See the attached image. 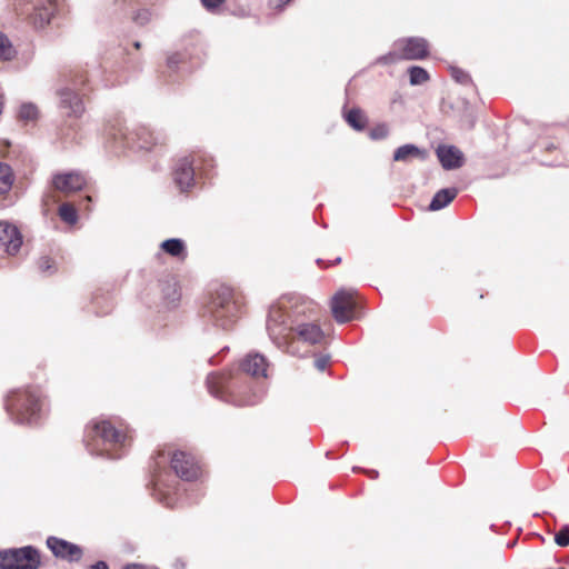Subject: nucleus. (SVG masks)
<instances>
[{
    "instance_id": "10",
    "label": "nucleus",
    "mask_w": 569,
    "mask_h": 569,
    "mask_svg": "<svg viewBox=\"0 0 569 569\" xmlns=\"http://www.w3.org/2000/svg\"><path fill=\"white\" fill-rule=\"evenodd\" d=\"M166 460L167 457L163 451H160L157 458H154V467L152 473L153 496L166 507L174 508L178 506L180 500V489H174L171 491V488L166 485L163 476L159 471L161 465L164 463Z\"/></svg>"
},
{
    "instance_id": "8",
    "label": "nucleus",
    "mask_w": 569,
    "mask_h": 569,
    "mask_svg": "<svg viewBox=\"0 0 569 569\" xmlns=\"http://www.w3.org/2000/svg\"><path fill=\"white\" fill-rule=\"evenodd\" d=\"M41 557L32 546L0 550V569H39Z\"/></svg>"
},
{
    "instance_id": "3",
    "label": "nucleus",
    "mask_w": 569,
    "mask_h": 569,
    "mask_svg": "<svg viewBox=\"0 0 569 569\" xmlns=\"http://www.w3.org/2000/svg\"><path fill=\"white\" fill-rule=\"evenodd\" d=\"M131 438L108 420L92 421L86 427L83 441L91 455L109 459L121 458Z\"/></svg>"
},
{
    "instance_id": "5",
    "label": "nucleus",
    "mask_w": 569,
    "mask_h": 569,
    "mask_svg": "<svg viewBox=\"0 0 569 569\" xmlns=\"http://www.w3.org/2000/svg\"><path fill=\"white\" fill-rule=\"evenodd\" d=\"M4 407L16 423L36 425L44 413V398L39 388L18 389L7 396Z\"/></svg>"
},
{
    "instance_id": "16",
    "label": "nucleus",
    "mask_w": 569,
    "mask_h": 569,
    "mask_svg": "<svg viewBox=\"0 0 569 569\" xmlns=\"http://www.w3.org/2000/svg\"><path fill=\"white\" fill-rule=\"evenodd\" d=\"M194 159L189 157L180 158L173 169V180L181 191H188L196 182Z\"/></svg>"
},
{
    "instance_id": "42",
    "label": "nucleus",
    "mask_w": 569,
    "mask_h": 569,
    "mask_svg": "<svg viewBox=\"0 0 569 569\" xmlns=\"http://www.w3.org/2000/svg\"><path fill=\"white\" fill-rule=\"evenodd\" d=\"M134 47H136L137 49H139V48H140V42H138V41H137V42H134Z\"/></svg>"
},
{
    "instance_id": "25",
    "label": "nucleus",
    "mask_w": 569,
    "mask_h": 569,
    "mask_svg": "<svg viewBox=\"0 0 569 569\" xmlns=\"http://www.w3.org/2000/svg\"><path fill=\"white\" fill-rule=\"evenodd\" d=\"M60 219L68 224H76L78 221V212L76 207L70 202L61 203L58 210Z\"/></svg>"
},
{
    "instance_id": "40",
    "label": "nucleus",
    "mask_w": 569,
    "mask_h": 569,
    "mask_svg": "<svg viewBox=\"0 0 569 569\" xmlns=\"http://www.w3.org/2000/svg\"><path fill=\"white\" fill-rule=\"evenodd\" d=\"M367 473L372 479H376L379 475L377 470H368Z\"/></svg>"
},
{
    "instance_id": "9",
    "label": "nucleus",
    "mask_w": 569,
    "mask_h": 569,
    "mask_svg": "<svg viewBox=\"0 0 569 569\" xmlns=\"http://www.w3.org/2000/svg\"><path fill=\"white\" fill-rule=\"evenodd\" d=\"M396 50L378 59L379 63H395L400 59L421 60L428 56V42L423 38L412 37L399 40L395 44Z\"/></svg>"
},
{
    "instance_id": "34",
    "label": "nucleus",
    "mask_w": 569,
    "mask_h": 569,
    "mask_svg": "<svg viewBox=\"0 0 569 569\" xmlns=\"http://www.w3.org/2000/svg\"><path fill=\"white\" fill-rule=\"evenodd\" d=\"M152 13L149 9H141L133 16V21L138 26H146L151 20Z\"/></svg>"
},
{
    "instance_id": "41",
    "label": "nucleus",
    "mask_w": 569,
    "mask_h": 569,
    "mask_svg": "<svg viewBox=\"0 0 569 569\" xmlns=\"http://www.w3.org/2000/svg\"><path fill=\"white\" fill-rule=\"evenodd\" d=\"M174 566L177 567V569H182L184 567V563L181 562L180 560H177Z\"/></svg>"
},
{
    "instance_id": "7",
    "label": "nucleus",
    "mask_w": 569,
    "mask_h": 569,
    "mask_svg": "<svg viewBox=\"0 0 569 569\" xmlns=\"http://www.w3.org/2000/svg\"><path fill=\"white\" fill-rule=\"evenodd\" d=\"M90 82L88 72L82 69L63 74V84L57 90L59 108L69 117L79 118L84 112L81 91Z\"/></svg>"
},
{
    "instance_id": "39",
    "label": "nucleus",
    "mask_w": 569,
    "mask_h": 569,
    "mask_svg": "<svg viewBox=\"0 0 569 569\" xmlns=\"http://www.w3.org/2000/svg\"><path fill=\"white\" fill-rule=\"evenodd\" d=\"M123 569H148L144 565L141 563H128Z\"/></svg>"
},
{
    "instance_id": "36",
    "label": "nucleus",
    "mask_w": 569,
    "mask_h": 569,
    "mask_svg": "<svg viewBox=\"0 0 569 569\" xmlns=\"http://www.w3.org/2000/svg\"><path fill=\"white\" fill-rule=\"evenodd\" d=\"M223 2L224 0H201L202 6L211 12L218 9Z\"/></svg>"
},
{
    "instance_id": "31",
    "label": "nucleus",
    "mask_w": 569,
    "mask_h": 569,
    "mask_svg": "<svg viewBox=\"0 0 569 569\" xmlns=\"http://www.w3.org/2000/svg\"><path fill=\"white\" fill-rule=\"evenodd\" d=\"M184 59H186L184 53H180V52L169 56L167 59L168 68L174 70V69L179 68V64H182V68L186 69L184 68V63H186Z\"/></svg>"
},
{
    "instance_id": "37",
    "label": "nucleus",
    "mask_w": 569,
    "mask_h": 569,
    "mask_svg": "<svg viewBox=\"0 0 569 569\" xmlns=\"http://www.w3.org/2000/svg\"><path fill=\"white\" fill-rule=\"evenodd\" d=\"M202 162V167H199L198 169L201 170L203 174L209 176V170L213 168V160L209 157H203Z\"/></svg>"
},
{
    "instance_id": "4",
    "label": "nucleus",
    "mask_w": 569,
    "mask_h": 569,
    "mask_svg": "<svg viewBox=\"0 0 569 569\" xmlns=\"http://www.w3.org/2000/svg\"><path fill=\"white\" fill-rule=\"evenodd\" d=\"M106 142L116 150H151L157 144H163L166 134L153 131L149 127L139 126L132 131L117 118L107 122L104 127Z\"/></svg>"
},
{
    "instance_id": "35",
    "label": "nucleus",
    "mask_w": 569,
    "mask_h": 569,
    "mask_svg": "<svg viewBox=\"0 0 569 569\" xmlns=\"http://www.w3.org/2000/svg\"><path fill=\"white\" fill-rule=\"evenodd\" d=\"M330 361V357L328 355H317L313 361L315 368L319 371H323Z\"/></svg>"
},
{
    "instance_id": "2",
    "label": "nucleus",
    "mask_w": 569,
    "mask_h": 569,
    "mask_svg": "<svg viewBox=\"0 0 569 569\" xmlns=\"http://www.w3.org/2000/svg\"><path fill=\"white\" fill-rule=\"evenodd\" d=\"M269 362L258 352L248 353L240 363V373L212 372L207 377L209 392L224 402L234 406H253L258 403L264 392V383L251 385V380L268 378Z\"/></svg>"
},
{
    "instance_id": "32",
    "label": "nucleus",
    "mask_w": 569,
    "mask_h": 569,
    "mask_svg": "<svg viewBox=\"0 0 569 569\" xmlns=\"http://www.w3.org/2000/svg\"><path fill=\"white\" fill-rule=\"evenodd\" d=\"M451 77L461 84H469L471 83L470 76L465 72L462 69L451 67Z\"/></svg>"
},
{
    "instance_id": "20",
    "label": "nucleus",
    "mask_w": 569,
    "mask_h": 569,
    "mask_svg": "<svg viewBox=\"0 0 569 569\" xmlns=\"http://www.w3.org/2000/svg\"><path fill=\"white\" fill-rule=\"evenodd\" d=\"M458 194L457 188H446L436 192L429 203V210L438 211L447 207Z\"/></svg>"
},
{
    "instance_id": "12",
    "label": "nucleus",
    "mask_w": 569,
    "mask_h": 569,
    "mask_svg": "<svg viewBox=\"0 0 569 569\" xmlns=\"http://www.w3.org/2000/svg\"><path fill=\"white\" fill-rule=\"evenodd\" d=\"M170 465L177 477L184 481H193L200 476V468L194 458L184 451L173 452Z\"/></svg>"
},
{
    "instance_id": "17",
    "label": "nucleus",
    "mask_w": 569,
    "mask_h": 569,
    "mask_svg": "<svg viewBox=\"0 0 569 569\" xmlns=\"http://www.w3.org/2000/svg\"><path fill=\"white\" fill-rule=\"evenodd\" d=\"M437 157L446 170H453L462 167L463 153L455 146L441 144L436 150Z\"/></svg>"
},
{
    "instance_id": "30",
    "label": "nucleus",
    "mask_w": 569,
    "mask_h": 569,
    "mask_svg": "<svg viewBox=\"0 0 569 569\" xmlns=\"http://www.w3.org/2000/svg\"><path fill=\"white\" fill-rule=\"evenodd\" d=\"M555 542L560 547L569 546V526L565 525L555 535Z\"/></svg>"
},
{
    "instance_id": "18",
    "label": "nucleus",
    "mask_w": 569,
    "mask_h": 569,
    "mask_svg": "<svg viewBox=\"0 0 569 569\" xmlns=\"http://www.w3.org/2000/svg\"><path fill=\"white\" fill-rule=\"evenodd\" d=\"M30 2L32 4L34 23L40 27L50 23L58 8L56 0H30Z\"/></svg>"
},
{
    "instance_id": "26",
    "label": "nucleus",
    "mask_w": 569,
    "mask_h": 569,
    "mask_svg": "<svg viewBox=\"0 0 569 569\" xmlns=\"http://www.w3.org/2000/svg\"><path fill=\"white\" fill-rule=\"evenodd\" d=\"M17 56V50L10 39L0 31V61H10Z\"/></svg>"
},
{
    "instance_id": "14",
    "label": "nucleus",
    "mask_w": 569,
    "mask_h": 569,
    "mask_svg": "<svg viewBox=\"0 0 569 569\" xmlns=\"http://www.w3.org/2000/svg\"><path fill=\"white\" fill-rule=\"evenodd\" d=\"M22 244V236L19 229L8 222H0V256H13Z\"/></svg>"
},
{
    "instance_id": "19",
    "label": "nucleus",
    "mask_w": 569,
    "mask_h": 569,
    "mask_svg": "<svg viewBox=\"0 0 569 569\" xmlns=\"http://www.w3.org/2000/svg\"><path fill=\"white\" fill-rule=\"evenodd\" d=\"M427 157L428 152L426 149H421L412 143L403 144L393 152V161L397 162H409L413 158L425 161Z\"/></svg>"
},
{
    "instance_id": "15",
    "label": "nucleus",
    "mask_w": 569,
    "mask_h": 569,
    "mask_svg": "<svg viewBox=\"0 0 569 569\" xmlns=\"http://www.w3.org/2000/svg\"><path fill=\"white\" fill-rule=\"evenodd\" d=\"M47 547L51 550L54 557L69 562L79 561L83 555L81 547L78 545L54 536L47 538Z\"/></svg>"
},
{
    "instance_id": "22",
    "label": "nucleus",
    "mask_w": 569,
    "mask_h": 569,
    "mask_svg": "<svg viewBox=\"0 0 569 569\" xmlns=\"http://www.w3.org/2000/svg\"><path fill=\"white\" fill-rule=\"evenodd\" d=\"M160 247L166 253L174 258H184L187 254L184 241L179 238L167 239Z\"/></svg>"
},
{
    "instance_id": "29",
    "label": "nucleus",
    "mask_w": 569,
    "mask_h": 569,
    "mask_svg": "<svg viewBox=\"0 0 569 569\" xmlns=\"http://www.w3.org/2000/svg\"><path fill=\"white\" fill-rule=\"evenodd\" d=\"M38 117V108L33 103H23L19 110V118L23 121L36 120Z\"/></svg>"
},
{
    "instance_id": "13",
    "label": "nucleus",
    "mask_w": 569,
    "mask_h": 569,
    "mask_svg": "<svg viewBox=\"0 0 569 569\" xmlns=\"http://www.w3.org/2000/svg\"><path fill=\"white\" fill-rule=\"evenodd\" d=\"M51 183L56 191L70 194L82 190L87 179L79 171L59 172L52 176Z\"/></svg>"
},
{
    "instance_id": "6",
    "label": "nucleus",
    "mask_w": 569,
    "mask_h": 569,
    "mask_svg": "<svg viewBox=\"0 0 569 569\" xmlns=\"http://www.w3.org/2000/svg\"><path fill=\"white\" fill-rule=\"evenodd\" d=\"M240 311L241 306L236 299L233 290L222 286L211 296L204 308L203 316L213 326L228 330L236 323Z\"/></svg>"
},
{
    "instance_id": "27",
    "label": "nucleus",
    "mask_w": 569,
    "mask_h": 569,
    "mask_svg": "<svg viewBox=\"0 0 569 569\" xmlns=\"http://www.w3.org/2000/svg\"><path fill=\"white\" fill-rule=\"evenodd\" d=\"M410 77V84L419 86L428 81L429 74L428 72L418 66H412L408 70Z\"/></svg>"
},
{
    "instance_id": "38",
    "label": "nucleus",
    "mask_w": 569,
    "mask_h": 569,
    "mask_svg": "<svg viewBox=\"0 0 569 569\" xmlns=\"http://www.w3.org/2000/svg\"><path fill=\"white\" fill-rule=\"evenodd\" d=\"M88 569H109V566L106 561H97L91 565Z\"/></svg>"
},
{
    "instance_id": "23",
    "label": "nucleus",
    "mask_w": 569,
    "mask_h": 569,
    "mask_svg": "<svg viewBox=\"0 0 569 569\" xmlns=\"http://www.w3.org/2000/svg\"><path fill=\"white\" fill-rule=\"evenodd\" d=\"M345 119L347 123L357 131H362L367 124V118L359 108L350 109L346 114Z\"/></svg>"
},
{
    "instance_id": "11",
    "label": "nucleus",
    "mask_w": 569,
    "mask_h": 569,
    "mask_svg": "<svg viewBox=\"0 0 569 569\" xmlns=\"http://www.w3.org/2000/svg\"><path fill=\"white\" fill-rule=\"evenodd\" d=\"M356 291L352 289H340L331 299L332 316L339 323H346L353 320L357 316Z\"/></svg>"
},
{
    "instance_id": "1",
    "label": "nucleus",
    "mask_w": 569,
    "mask_h": 569,
    "mask_svg": "<svg viewBox=\"0 0 569 569\" xmlns=\"http://www.w3.org/2000/svg\"><path fill=\"white\" fill-rule=\"evenodd\" d=\"M319 307L298 293L283 295L269 308L266 328L272 343L291 356H303L302 347L321 345L325 332L318 323Z\"/></svg>"
},
{
    "instance_id": "33",
    "label": "nucleus",
    "mask_w": 569,
    "mask_h": 569,
    "mask_svg": "<svg viewBox=\"0 0 569 569\" xmlns=\"http://www.w3.org/2000/svg\"><path fill=\"white\" fill-rule=\"evenodd\" d=\"M388 134L389 129L385 123L376 126L369 132V136L372 140L385 139Z\"/></svg>"
},
{
    "instance_id": "24",
    "label": "nucleus",
    "mask_w": 569,
    "mask_h": 569,
    "mask_svg": "<svg viewBox=\"0 0 569 569\" xmlns=\"http://www.w3.org/2000/svg\"><path fill=\"white\" fill-rule=\"evenodd\" d=\"M13 183V174L11 167L0 162V194L7 193Z\"/></svg>"
},
{
    "instance_id": "28",
    "label": "nucleus",
    "mask_w": 569,
    "mask_h": 569,
    "mask_svg": "<svg viewBox=\"0 0 569 569\" xmlns=\"http://www.w3.org/2000/svg\"><path fill=\"white\" fill-rule=\"evenodd\" d=\"M38 270L44 276H51L57 271L56 262L48 256L40 257L37 261Z\"/></svg>"
},
{
    "instance_id": "21",
    "label": "nucleus",
    "mask_w": 569,
    "mask_h": 569,
    "mask_svg": "<svg viewBox=\"0 0 569 569\" xmlns=\"http://www.w3.org/2000/svg\"><path fill=\"white\" fill-rule=\"evenodd\" d=\"M161 292L164 303L168 308L176 307L180 300L181 293L177 282L171 279L161 283Z\"/></svg>"
}]
</instances>
